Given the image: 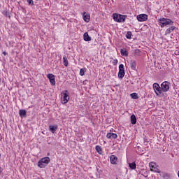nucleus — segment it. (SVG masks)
I'll use <instances>...</instances> for the list:
<instances>
[{"instance_id": "20e7f679", "label": "nucleus", "mask_w": 179, "mask_h": 179, "mask_svg": "<svg viewBox=\"0 0 179 179\" xmlns=\"http://www.w3.org/2000/svg\"><path fill=\"white\" fill-rule=\"evenodd\" d=\"M113 17L115 22H117V23H124V22H125V19L127 18V15L114 13Z\"/></svg>"}, {"instance_id": "39448f33", "label": "nucleus", "mask_w": 179, "mask_h": 179, "mask_svg": "<svg viewBox=\"0 0 179 179\" xmlns=\"http://www.w3.org/2000/svg\"><path fill=\"white\" fill-rule=\"evenodd\" d=\"M69 101V95L68 94V90H66L62 92V97H61V101L62 104H66L68 101Z\"/></svg>"}, {"instance_id": "72a5a7b5", "label": "nucleus", "mask_w": 179, "mask_h": 179, "mask_svg": "<svg viewBox=\"0 0 179 179\" xmlns=\"http://www.w3.org/2000/svg\"><path fill=\"white\" fill-rule=\"evenodd\" d=\"M0 157H1V154H0Z\"/></svg>"}, {"instance_id": "4be33fe9", "label": "nucleus", "mask_w": 179, "mask_h": 179, "mask_svg": "<svg viewBox=\"0 0 179 179\" xmlns=\"http://www.w3.org/2000/svg\"><path fill=\"white\" fill-rule=\"evenodd\" d=\"M134 57H139L141 55V50L139 49L134 50Z\"/></svg>"}, {"instance_id": "c85d7f7f", "label": "nucleus", "mask_w": 179, "mask_h": 179, "mask_svg": "<svg viewBox=\"0 0 179 179\" xmlns=\"http://www.w3.org/2000/svg\"><path fill=\"white\" fill-rule=\"evenodd\" d=\"M171 31V29L170 28H168L165 31V36H167V34H170Z\"/></svg>"}, {"instance_id": "412c9836", "label": "nucleus", "mask_w": 179, "mask_h": 179, "mask_svg": "<svg viewBox=\"0 0 179 179\" xmlns=\"http://www.w3.org/2000/svg\"><path fill=\"white\" fill-rule=\"evenodd\" d=\"M20 117H24L26 115V110L22 109L19 110Z\"/></svg>"}, {"instance_id": "9d476101", "label": "nucleus", "mask_w": 179, "mask_h": 179, "mask_svg": "<svg viewBox=\"0 0 179 179\" xmlns=\"http://www.w3.org/2000/svg\"><path fill=\"white\" fill-rule=\"evenodd\" d=\"M150 167L151 171H154V173H160V170H159V169L156 167V163L150 162Z\"/></svg>"}, {"instance_id": "b1692460", "label": "nucleus", "mask_w": 179, "mask_h": 179, "mask_svg": "<svg viewBox=\"0 0 179 179\" xmlns=\"http://www.w3.org/2000/svg\"><path fill=\"white\" fill-rule=\"evenodd\" d=\"M131 99H139V97L138 96V94H136V93H132V94H131Z\"/></svg>"}, {"instance_id": "c756f323", "label": "nucleus", "mask_w": 179, "mask_h": 179, "mask_svg": "<svg viewBox=\"0 0 179 179\" xmlns=\"http://www.w3.org/2000/svg\"><path fill=\"white\" fill-rule=\"evenodd\" d=\"M169 29H171V31H173V30H176V27L172 26V27H169Z\"/></svg>"}, {"instance_id": "1a4fd4ad", "label": "nucleus", "mask_w": 179, "mask_h": 179, "mask_svg": "<svg viewBox=\"0 0 179 179\" xmlns=\"http://www.w3.org/2000/svg\"><path fill=\"white\" fill-rule=\"evenodd\" d=\"M137 20H138V22H146V20H148V15L140 14L137 15Z\"/></svg>"}, {"instance_id": "6e6552de", "label": "nucleus", "mask_w": 179, "mask_h": 179, "mask_svg": "<svg viewBox=\"0 0 179 179\" xmlns=\"http://www.w3.org/2000/svg\"><path fill=\"white\" fill-rule=\"evenodd\" d=\"M47 78L49 79L52 86H55V76H54L52 73H49L47 75Z\"/></svg>"}, {"instance_id": "a878e982", "label": "nucleus", "mask_w": 179, "mask_h": 179, "mask_svg": "<svg viewBox=\"0 0 179 179\" xmlns=\"http://www.w3.org/2000/svg\"><path fill=\"white\" fill-rule=\"evenodd\" d=\"M85 72H86V69H81L80 71V76H85Z\"/></svg>"}, {"instance_id": "aec40b11", "label": "nucleus", "mask_w": 179, "mask_h": 179, "mask_svg": "<svg viewBox=\"0 0 179 179\" xmlns=\"http://www.w3.org/2000/svg\"><path fill=\"white\" fill-rule=\"evenodd\" d=\"M68 57H66V56H64L63 57V64L64 65V66H68Z\"/></svg>"}, {"instance_id": "473e14b6", "label": "nucleus", "mask_w": 179, "mask_h": 179, "mask_svg": "<svg viewBox=\"0 0 179 179\" xmlns=\"http://www.w3.org/2000/svg\"><path fill=\"white\" fill-rule=\"evenodd\" d=\"M114 62H116V63H117V62H118V61H117V60H114Z\"/></svg>"}, {"instance_id": "4468645a", "label": "nucleus", "mask_w": 179, "mask_h": 179, "mask_svg": "<svg viewBox=\"0 0 179 179\" xmlns=\"http://www.w3.org/2000/svg\"><path fill=\"white\" fill-rule=\"evenodd\" d=\"M130 68L132 71H136V61L131 60L130 61Z\"/></svg>"}, {"instance_id": "9b49d317", "label": "nucleus", "mask_w": 179, "mask_h": 179, "mask_svg": "<svg viewBox=\"0 0 179 179\" xmlns=\"http://www.w3.org/2000/svg\"><path fill=\"white\" fill-rule=\"evenodd\" d=\"M83 20L86 23H89L90 22V14L87 13L86 12H84L83 14Z\"/></svg>"}, {"instance_id": "423d86ee", "label": "nucleus", "mask_w": 179, "mask_h": 179, "mask_svg": "<svg viewBox=\"0 0 179 179\" xmlns=\"http://www.w3.org/2000/svg\"><path fill=\"white\" fill-rule=\"evenodd\" d=\"M161 89L162 93H166L170 90V83L168 81H164L161 84Z\"/></svg>"}, {"instance_id": "cd10ccee", "label": "nucleus", "mask_w": 179, "mask_h": 179, "mask_svg": "<svg viewBox=\"0 0 179 179\" xmlns=\"http://www.w3.org/2000/svg\"><path fill=\"white\" fill-rule=\"evenodd\" d=\"M27 2L31 6H33L34 5V1L33 0H27Z\"/></svg>"}, {"instance_id": "5701e85b", "label": "nucleus", "mask_w": 179, "mask_h": 179, "mask_svg": "<svg viewBox=\"0 0 179 179\" xmlns=\"http://www.w3.org/2000/svg\"><path fill=\"white\" fill-rule=\"evenodd\" d=\"M129 166L131 170H135V169H136V164L135 162L130 163Z\"/></svg>"}, {"instance_id": "f257e3e1", "label": "nucleus", "mask_w": 179, "mask_h": 179, "mask_svg": "<svg viewBox=\"0 0 179 179\" xmlns=\"http://www.w3.org/2000/svg\"><path fill=\"white\" fill-rule=\"evenodd\" d=\"M159 25L160 27H164L170 24V26H173L174 24V22L169 18H161L158 20Z\"/></svg>"}, {"instance_id": "f8f14e48", "label": "nucleus", "mask_w": 179, "mask_h": 179, "mask_svg": "<svg viewBox=\"0 0 179 179\" xmlns=\"http://www.w3.org/2000/svg\"><path fill=\"white\" fill-rule=\"evenodd\" d=\"M106 138L108 139H117V138H118V136L115 133H108L106 135Z\"/></svg>"}, {"instance_id": "f3484780", "label": "nucleus", "mask_w": 179, "mask_h": 179, "mask_svg": "<svg viewBox=\"0 0 179 179\" xmlns=\"http://www.w3.org/2000/svg\"><path fill=\"white\" fill-rule=\"evenodd\" d=\"M120 53L122 57H128V55H129L128 51H127V49H125V48L121 49Z\"/></svg>"}, {"instance_id": "ddd939ff", "label": "nucleus", "mask_w": 179, "mask_h": 179, "mask_svg": "<svg viewBox=\"0 0 179 179\" xmlns=\"http://www.w3.org/2000/svg\"><path fill=\"white\" fill-rule=\"evenodd\" d=\"M117 160H118V157L115 155H110V162L111 164H117Z\"/></svg>"}, {"instance_id": "393cba45", "label": "nucleus", "mask_w": 179, "mask_h": 179, "mask_svg": "<svg viewBox=\"0 0 179 179\" xmlns=\"http://www.w3.org/2000/svg\"><path fill=\"white\" fill-rule=\"evenodd\" d=\"M126 37L128 39H131L132 37V32L131 31H127V34H126Z\"/></svg>"}, {"instance_id": "0eeeda50", "label": "nucleus", "mask_w": 179, "mask_h": 179, "mask_svg": "<svg viewBox=\"0 0 179 179\" xmlns=\"http://www.w3.org/2000/svg\"><path fill=\"white\" fill-rule=\"evenodd\" d=\"M125 76V71H124V64H120L119 66V73L118 78L122 79Z\"/></svg>"}, {"instance_id": "f03ea898", "label": "nucleus", "mask_w": 179, "mask_h": 179, "mask_svg": "<svg viewBox=\"0 0 179 179\" xmlns=\"http://www.w3.org/2000/svg\"><path fill=\"white\" fill-rule=\"evenodd\" d=\"M152 87L156 96H158L159 97L164 96V94H163V91L162 90V87H160L159 83H155L152 85Z\"/></svg>"}, {"instance_id": "7ed1b4c3", "label": "nucleus", "mask_w": 179, "mask_h": 179, "mask_svg": "<svg viewBox=\"0 0 179 179\" xmlns=\"http://www.w3.org/2000/svg\"><path fill=\"white\" fill-rule=\"evenodd\" d=\"M50 160L51 159L48 157L41 159L38 162V167H40V169H44L45 166L50 163Z\"/></svg>"}, {"instance_id": "2eb2a0df", "label": "nucleus", "mask_w": 179, "mask_h": 179, "mask_svg": "<svg viewBox=\"0 0 179 179\" xmlns=\"http://www.w3.org/2000/svg\"><path fill=\"white\" fill-rule=\"evenodd\" d=\"M49 129L52 134H55V131L58 129V125H50Z\"/></svg>"}, {"instance_id": "dca6fc26", "label": "nucleus", "mask_w": 179, "mask_h": 179, "mask_svg": "<svg viewBox=\"0 0 179 179\" xmlns=\"http://www.w3.org/2000/svg\"><path fill=\"white\" fill-rule=\"evenodd\" d=\"M83 38L85 41H92V37L89 36V34L87 32L84 33Z\"/></svg>"}, {"instance_id": "7c9ffc66", "label": "nucleus", "mask_w": 179, "mask_h": 179, "mask_svg": "<svg viewBox=\"0 0 179 179\" xmlns=\"http://www.w3.org/2000/svg\"><path fill=\"white\" fill-rule=\"evenodd\" d=\"M3 55H8V53L6 52H3Z\"/></svg>"}, {"instance_id": "6ab92c4d", "label": "nucleus", "mask_w": 179, "mask_h": 179, "mask_svg": "<svg viewBox=\"0 0 179 179\" xmlns=\"http://www.w3.org/2000/svg\"><path fill=\"white\" fill-rule=\"evenodd\" d=\"M95 149L99 155H101V153H103V150H101V147H100L99 145H96L95 147Z\"/></svg>"}, {"instance_id": "a211bd4d", "label": "nucleus", "mask_w": 179, "mask_h": 179, "mask_svg": "<svg viewBox=\"0 0 179 179\" xmlns=\"http://www.w3.org/2000/svg\"><path fill=\"white\" fill-rule=\"evenodd\" d=\"M131 124H132V125H135V124H136V116H135V115H131Z\"/></svg>"}, {"instance_id": "bb28decb", "label": "nucleus", "mask_w": 179, "mask_h": 179, "mask_svg": "<svg viewBox=\"0 0 179 179\" xmlns=\"http://www.w3.org/2000/svg\"><path fill=\"white\" fill-rule=\"evenodd\" d=\"M3 15L4 16H6V17H10V14L9 13V12L6 11V10H4L3 12Z\"/></svg>"}, {"instance_id": "2f4dec72", "label": "nucleus", "mask_w": 179, "mask_h": 179, "mask_svg": "<svg viewBox=\"0 0 179 179\" xmlns=\"http://www.w3.org/2000/svg\"><path fill=\"white\" fill-rule=\"evenodd\" d=\"M1 170H2V168L0 167V174H1V173H2V171H1Z\"/></svg>"}]
</instances>
